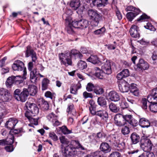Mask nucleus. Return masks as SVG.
<instances>
[{
  "instance_id": "nucleus-1",
  "label": "nucleus",
  "mask_w": 157,
  "mask_h": 157,
  "mask_svg": "<svg viewBox=\"0 0 157 157\" xmlns=\"http://www.w3.org/2000/svg\"><path fill=\"white\" fill-rule=\"evenodd\" d=\"M59 139L62 144L60 146V151L62 155L65 157H75L77 151L71 142L69 144V141L64 136H60Z\"/></svg>"
},
{
  "instance_id": "nucleus-2",
  "label": "nucleus",
  "mask_w": 157,
  "mask_h": 157,
  "mask_svg": "<svg viewBox=\"0 0 157 157\" xmlns=\"http://www.w3.org/2000/svg\"><path fill=\"white\" fill-rule=\"evenodd\" d=\"M78 52L76 49H73L70 52H67L65 53L59 54V56L61 64L66 67L71 65L72 64L71 55L76 56L78 53Z\"/></svg>"
},
{
  "instance_id": "nucleus-3",
  "label": "nucleus",
  "mask_w": 157,
  "mask_h": 157,
  "mask_svg": "<svg viewBox=\"0 0 157 157\" xmlns=\"http://www.w3.org/2000/svg\"><path fill=\"white\" fill-rule=\"evenodd\" d=\"M140 145L141 149L146 152H149L151 151L154 146L151 140L145 136L141 137Z\"/></svg>"
},
{
  "instance_id": "nucleus-4",
  "label": "nucleus",
  "mask_w": 157,
  "mask_h": 157,
  "mask_svg": "<svg viewBox=\"0 0 157 157\" xmlns=\"http://www.w3.org/2000/svg\"><path fill=\"white\" fill-rule=\"evenodd\" d=\"M28 93L26 88L23 89L22 91L20 89H17L13 92V97L17 100L24 102L27 99Z\"/></svg>"
},
{
  "instance_id": "nucleus-5",
  "label": "nucleus",
  "mask_w": 157,
  "mask_h": 157,
  "mask_svg": "<svg viewBox=\"0 0 157 157\" xmlns=\"http://www.w3.org/2000/svg\"><path fill=\"white\" fill-rule=\"evenodd\" d=\"M27 110L25 113V116H28V115L35 116L39 112V109L37 105L35 103L27 102L25 104Z\"/></svg>"
},
{
  "instance_id": "nucleus-6",
  "label": "nucleus",
  "mask_w": 157,
  "mask_h": 157,
  "mask_svg": "<svg viewBox=\"0 0 157 157\" xmlns=\"http://www.w3.org/2000/svg\"><path fill=\"white\" fill-rule=\"evenodd\" d=\"M33 64L32 62H29L28 64V69L30 71V78L31 82L33 83H35L36 82L38 75H40V77H43L44 76L40 74L37 71V69L33 67Z\"/></svg>"
},
{
  "instance_id": "nucleus-7",
  "label": "nucleus",
  "mask_w": 157,
  "mask_h": 157,
  "mask_svg": "<svg viewBox=\"0 0 157 157\" xmlns=\"http://www.w3.org/2000/svg\"><path fill=\"white\" fill-rule=\"evenodd\" d=\"M12 67L14 71H22L23 72V78L24 79H26V69L22 61L19 60L15 61L12 65Z\"/></svg>"
},
{
  "instance_id": "nucleus-8",
  "label": "nucleus",
  "mask_w": 157,
  "mask_h": 157,
  "mask_svg": "<svg viewBox=\"0 0 157 157\" xmlns=\"http://www.w3.org/2000/svg\"><path fill=\"white\" fill-rule=\"evenodd\" d=\"M88 14L90 18L95 22V25H97L101 18L98 12L96 10L90 9L88 10Z\"/></svg>"
},
{
  "instance_id": "nucleus-9",
  "label": "nucleus",
  "mask_w": 157,
  "mask_h": 157,
  "mask_svg": "<svg viewBox=\"0 0 157 157\" xmlns=\"http://www.w3.org/2000/svg\"><path fill=\"white\" fill-rule=\"evenodd\" d=\"M72 25L75 28L84 29L88 26L89 22L87 20L83 19L78 21L74 20L72 21Z\"/></svg>"
},
{
  "instance_id": "nucleus-10",
  "label": "nucleus",
  "mask_w": 157,
  "mask_h": 157,
  "mask_svg": "<svg viewBox=\"0 0 157 157\" xmlns=\"http://www.w3.org/2000/svg\"><path fill=\"white\" fill-rule=\"evenodd\" d=\"M11 96L8 90L3 88H0V100L4 102L10 100Z\"/></svg>"
},
{
  "instance_id": "nucleus-11",
  "label": "nucleus",
  "mask_w": 157,
  "mask_h": 157,
  "mask_svg": "<svg viewBox=\"0 0 157 157\" xmlns=\"http://www.w3.org/2000/svg\"><path fill=\"white\" fill-rule=\"evenodd\" d=\"M25 55L26 57H31L33 63L36 62V61L37 59L36 54L30 46L28 45L26 47Z\"/></svg>"
},
{
  "instance_id": "nucleus-12",
  "label": "nucleus",
  "mask_w": 157,
  "mask_h": 157,
  "mask_svg": "<svg viewBox=\"0 0 157 157\" xmlns=\"http://www.w3.org/2000/svg\"><path fill=\"white\" fill-rule=\"evenodd\" d=\"M125 115L123 116L122 114L118 113L114 117V123L117 126H122L124 125L126 123L125 120Z\"/></svg>"
},
{
  "instance_id": "nucleus-13",
  "label": "nucleus",
  "mask_w": 157,
  "mask_h": 157,
  "mask_svg": "<svg viewBox=\"0 0 157 157\" xmlns=\"http://www.w3.org/2000/svg\"><path fill=\"white\" fill-rule=\"evenodd\" d=\"M136 69L137 71H143L144 70H147L149 67V64L144 59H139V62L136 64Z\"/></svg>"
},
{
  "instance_id": "nucleus-14",
  "label": "nucleus",
  "mask_w": 157,
  "mask_h": 157,
  "mask_svg": "<svg viewBox=\"0 0 157 157\" xmlns=\"http://www.w3.org/2000/svg\"><path fill=\"white\" fill-rule=\"evenodd\" d=\"M67 14L66 13H64L62 17L63 19L65 18V20L68 22V26L67 28V32L70 34H73L74 33V30L73 29V27L72 25V21L69 22V20L70 19V17L69 16L67 17ZM74 28H75L74 27Z\"/></svg>"
},
{
  "instance_id": "nucleus-15",
  "label": "nucleus",
  "mask_w": 157,
  "mask_h": 157,
  "mask_svg": "<svg viewBox=\"0 0 157 157\" xmlns=\"http://www.w3.org/2000/svg\"><path fill=\"white\" fill-rule=\"evenodd\" d=\"M125 120L126 122L133 127L137 126L139 124L137 121L132 116L130 115H126Z\"/></svg>"
},
{
  "instance_id": "nucleus-16",
  "label": "nucleus",
  "mask_w": 157,
  "mask_h": 157,
  "mask_svg": "<svg viewBox=\"0 0 157 157\" xmlns=\"http://www.w3.org/2000/svg\"><path fill=\"white\" fill-rule=\"evenodd\" d=\"M18 120L14 118L9 119L5 124V126L8 129L11 130L13 129L14 126L18 123Z\"/></svg>"
},
{
  "instance_id": "nucleus-17",
  "label": "nucleus",
  "mask_w": 157,
  "mask_h": 157,
  "mask_svg": "<svg viewBox=\"0 0 157 157\" xmlns=\"http://www.w3.org/2000/svg\"><path fill=\"white\" fill-rule=\"evenodd\" d=\"M139 30L138 27L135 25H132L130 28L129 30L131 36L133 37H139L140 34L139 32Z\"/></svg>"
},
{
  "instance_id": "nucleus-18",
  "label": "nucleus",
  "mask_w": 157,
  "mask_h": 157,
  "mask_svg": "<svg viewBox=\"0 0 157 157\" xmlns=\"http://www.w3.org/2000/svg\"><path fill=\"white\" fill-rule=\"evenodd\" d=\"M87 60L94 64L100 66L101 64V63L99 58L96 55H92L87 59Z\"/></svg>"
},
{
  "instance_id": "nucleus-19",
  "label": "nucleus",
  "mask_w": 157,
  "mask_h": 157,
  "mask_svg": "<svg viewBox=\"0 0 157 157\" xmlns=\"http://www.w3.org/2000/svg\"><path fill=\"white\" fill-rule=\"evenodd\" d=\"M130 138L131 144H136L140 142L141 139L140 136L135 132H133L131 134Z\"/></svg>"
},
{
  "instance_id": "nucleus-20",
  "label": "nucleus",
  "mask_w": 157,
  "mask_h": 157,
  "mask_svg": "<svg viewBox=\"0 0 157 157\" xmlns=\"http://www.w3.org/2000/svg\"><path fill=\"white\" fill-rule=\"evenodd\" d=\"M129 75V72L128 69H124L117 75V78L118 80H121L128 76Z\"/></svg>"
},
{
  "instance_id": "nucleus-21",
  "label": "nucleus",
  "mask_w": 157,
  "mask_h": 157,
  "mask_svg": "<svg viewBox=\"0 0 157 157\" xmlns=\"http://www.w3.org/2000/svg\"><path fill=\"white\" fill-rule=\"evenodd\" d=\"M109 98L112 101H117L120 99V96L118 93L115 91H111L109 93Z\"/></svg>"
},
{
  "instance_id": "nucleus-22",
  "label": "nucleus",
  "mask_w": 157,
  "mask_h": 157,
  "mask_svg": "<svg viewBox=\"0 0 157 157\" xmlns=\"http://www.w3.org/2000/svg\"><path fill=\"white\" fill-rule=\"evenodd\" d=\"M109 141L110 143V145L113 147H116L118 143L119 142V140L116 138V136L115 135H110L109 137Z\"/></svg>"
},
{
  "instance_id": "nucleus-23",
  "label": "nucleus",
  "mask_w": 157,
  "mask_h": 157,
  "mask_svg": "<svg viewBox=\"0 0 157 157\" xmlns=\"http://www.w3.org/2000/svg\"><path fill=\"white\" fill-rule=\"evenodd\" d=\"M28 93V96L29 94L31 96H34L37 92V88L34 85H29L28 89H26Z\"/></svg>"
},
{
  "instance_id": "nucleus-24",
  "label": "nucleus",
  "mask_w": 157,
  "mask_h": 157,
  "mask_svg": "<svg viewBox=\"0 0 157 157\" xmlns=\"http://www.w3.org/2000/svg\"><path fill=\"white\" fill-rule=\"evenodd\" d=\"M139 124L143 128H148L150 125L149 121L147 119L144 118H142L140 119Z\"/></svg>"
},
{
  "instance_id": "nucleus-25",
  "label": "nucleus",
  "mask_w": 157,
  "mask_h": 157,
  "mask_svg": "<svg viewBox=\"0 0 157 157\" xmlns=\"http://www.w3.org/2000/svg\"><path fill=\"white\" fill-rule=\"evenodd\" d=\"M88 139L91 143L95 145L99 144L100 142L102 141L96 137V135L95 134L89 136Z\"/></svg>"
},
{
  "instance_id": "nucleus-26",
  "label": "nucleus",
  "mask_w": 157,
  "mask_h": 157,
  "mask_svg": "<svg viewBox=\"0 0 157 157\" xmlns=\"http://www.w3.org/2000/svg\"><path fill=\"white\" fill-rule=\"evenodd\" d=\"M89 104L90 105L89 107V110L91 114L94 115L96 114V106L94 101L91 99L89 101Z\"/></svg>"
},
{
  "instance_id": "nucleus-27",
  "label": "nucleus",
  "mask_w": 157,
  "mask_h": 157,
  "mask_svg": "<svg viewBox=\"0 0 157 157\" xmlns=\"http://www.w3.org/2000/svg\"><path fill=\"white\" fill-rule=\"evenodd\" d=\"M120 91L122 92H127L129 90V84L127 82L124 81V83L122 85L119 86Z\"/></svg>"
},
{
  "instance_id": "nucleus-28",
  "label": "nucleus",
  "mask_w": 157,
  "mask_h": 157,
  "mask_svg": "<svg viewBox=\"0 0 157 157\" xmlns=\"http://www.w3.org/2000/svg\"><path fill=\"white\" fill-rule=\"evenodd\" d=\"M95 70L96 71L95 75V76L100 79L105 78V77L106 75L103 74V72L98 67H95L94 68Z\"/></svg>"
},
{
  "instance_id": "nucleus-29",
  "label": "nucleus",
  "mask_w": 157,
  "mask_h": 157,
  "mask_svg": "<svg viewBox=\"0 0 157 157\" xmlns=\"http://www.w3.org/2000/svg\"><path fill=\"white\" fill-rule=\"evenodd\" d=\"M28 117H27V116H25V117L27 118L30 123V124H29V126L33 127V125H38V119L33 118L32 117L33 116L28 115Z\"/></svg>"
},
{
  "instance_id": "nucleus-30",
  "label": "nucleus",
  "mask_w": 157,
  "mask_h": 157,
  "mask_svg": "<svg viewBox=\"0 0 157 157\" xmlns=\"http://www.w3.org/2000/svg\"><path fill=\"white\" fill-rule=\"evenodd\" d=\"M79 0H72L70 4V6L74 10H77L80 6Z\"/></svg>"
},
{
  "instance_id": "nucleus-31",
  "label": "nucleus",
  "mask_w": 157,
  "mask_h": 157,
  "mask_svg": "<svg viewBox=\"0 0 157 157\" xmlns=\"http://www.w3.org/2000/svg\"><path fill=\"white\" fill-rule=\"evenodd\" d=\"M140 13L129 12L126 15L127 19L130 21H132L134 18L137 15Z\"/></svg>"
},
{
  "instance_id": "nucleus-32",
  "label": "nucleus",
  "mask_w": 157,
  "mask_h": 157,
  "mask_svg": "<svg viewBox=\"0 0 157 157\" xmlns=\"http://www.w3.org/2000/svg\"><path fill=\"white\" fill-rule=\"evenodd\" d=\"M107 0H92V2L94 6H96L97 7H100L104 6Z\"/></svg>"
},
{
  "instance_id": "nucleus-33",
  "label": "nucleus",
  "mask_w": 157,
  "mask_h": 157,
  "mask_svg": "<svg viewBox=\"0 0 157 157\" xmlns=\"http://www.w3.org/2000/svg\"><path fill=\"white\" fill-rule=\"evenodd\" d=\"M12 78L14 79V83L17 85L23 82V80L22 79V78L24 79L23 78V77L20 75H17L16 76L12 75Z\"/></svg>"
},
{
  "instance_id": "nucleus-34",
  "label": "nucleus",
  "mask_w": 157,
  "mask_h": 157,
  "mask_svg": "<svg viewBox=\"0 0 157 157\" xmlns=\"http://www.w3.org/2000/svg\"><path fill=\"white\" fill-rule=\"evenodd\" d=\"M101 111H98L97 112V115L101 117H102L103 119H105L106 121L107 120L108 118V113L107 110H103L101 113Z\"/></svg>"
},
{
  "instance_id": "nucleus-35",
  "label": "nucleus",
  "mask_w": 157,
  "mask_h": 157,
  "mask_svg": "<svg viewBox=\"0 0 157 157\" xmlns=\"http://www.w3.org/2000/svg\"><path fill=\"white\" fill-rule=\"evenodd\" d=\"M97 102L98 104L101 106H105V108L107 109V102L105 99L103 97H98V98Z\"/></svg>"
},
{
  "instance_id": "nucleus-36",
  "label": "nucleus",
  "mask_w": 157,
  "mask_h": 157,
  "mask_svg": "<svg viewBox=\"0 0 157 157\" xmlns=\"http://www.w3.org/2000/svg\"><path fill=\"white\" fill-rule=\"evenodd\" d=\"M94 90V92L97 95L101 94L104 91V90L102 87L97 85H95V88Z\"/></svg>"
},
{
  "instance_id": "nucleus-37",
  "label": "nucleus",
  "mask_w": 157,
  "mask_h": 157,
  "mask_svg": "<svg viewBox=\"0 0 157 157\" xmlns=\"http://www.w3.org/2000/svg\"><path fill=\"white\" fill-rule=\"evenodd\" d=\"M49 80L47 78H44L42 82V90H46L48 86Z\"/></svg>"
},
{
  "instance_id": "nucleus-38",
  "label": "nucleus",
  "mask_w": 157,
  "mask_h": 157,
  "mask_svg": "<svg viewBox=\"0 0 157 157\" xmlns=\"http://www.w3.org/2000/svg\"><path fill=\"white\" fill-rule=\"evenodd\" d=\"M71 144H74L75 143V150L76 148L80 149L82 150H85V148L82 146V145L80 143L79 141L78 140H73L71 142Z\"/></svg>"
},
{
  "instance_id": "nucleus-39",
  "label": "nucleus",
  "mask_w": 157,
  "mask_h": 157,
  "mask_svg": "<svg viewBox=\"0 0 157 157\" xmlns=\"http://www.w3.org/2000/svg\"><path fill=\"white\" fill-rule=\"evenodd\" d=\"M14 136L13 135H10L5 140L6 144L12 145L14 142Z\"/></svg>"
},
{
  "instance_id": "nucleus-40",
  "label": "nucleus",
  "mask_w": 157,
  "mask_h": 157,
  "mask_svg": "<svg viewBox=\"0 0 157 157\" xmlns=\"http://www.w3.org/2000/svg\"><path fill=\"white\" fill-rule=\"evenodd\" d=\"M101 150L105 153H107L108 151V144L106 143H102L100 146Z\"/></svg>"
},
{
  "instance_id": "nucleus-41",
  "label": "nucleus",
  "mask_w": 157,
  "mask_h": 157,
  "mask_svg": "<svg viewBox=\"0 0 157 157\" xmlns=\"http://www.w3.org/2000/svg\"><path fill=\"white\" fill-rule=\"evenodd\" d=\"M12 77V76H10L7 79L6 84L8 87L10 88L12 85L14 83V79Z\"/></svg>"
},
{
  "instance_id": "nucleus-42",
  "label": "nucleus",
  "mask_w": 157,
  "mask_h": 157,
  "mask_svg": "<svg viewBox=\"0 0 157 157\" xmlns=\"http://www.w3.org/2000/svg\"><path fill=\"white\" fill-rule=\"evenodd\" d=\"M147 100L149 103V104H150V103L151 104L153 103L157 104V101H156L155 97L153 96L151 94L148 96Z\"/></svg>"
},
{
  "instance_id": "nucleus-43",
  "label": "nucleus",
  "mask_w": 157,
  "mask_h": 157,
  "mask_svg": "<svg viewBox=\"0 0 157 157\" xmlns=\"http://www.w3.org/2000/svg\"><path fill=\"white\" fill-rule=\"evenodd\" d=\"M60 129L64 135L72 133V130H69L65 126H63L60 127Z\"/></svg>"
},
{
  "instance_id": "nucleus-44",
  "label": "nucleus",
  "mask_w": 157,
  "mask_h": 157,
  "mask_svg": "<svg viewBox=\"0 0 157 157\" xmlns=\"http://www.w3.org/2000/svg\"><path fill=\"white\" fill-rule=\"evenodd\" d=\"M78 66L79 69L83 70L87 67V64L85 62L80 60L78 63Z\"/></svg>"
},
{
  "instance_id": "nucleus-45",
  "label": "nucleus",
  "mask_w": 157,
  "mask_h": 157,
  "mask_svg": "<svg viewBox=\"0 0 157 157\" xmlns=\"http://www.w3.org/2000/svg\"><path fill=\"white\" fill-rule=\"evenodd\" d=\"M126 11L127 12L128 11H133L134 12L140 13V10L139 9H137L132 6H128L125 9Z\"/></svg>"
},
{
  "instance_id": "nucleus-46",
  "label": "nucleus",
  "mask_w": 157,
  "mask_h": 157,
  "mask_svg": "<svg viewBox=\"0 0 157 157\" xmlns=\"http://www.w3.org/2000/svg\"><path fill=\"white\" fill-rule=\"evenodd\" d=\"M48 120L52 122H54V120L58 118V116L53 113H51L49 114L47 117Z\"/></svg>"
},
{
  "instance_id": "nucleus-47",
  "label": "nucleus",
  "mask_w": 157,
  "mask_h": 157,
  "mask_svg": "<svg viewBox=\"0 0 157 157\" xmlns=\"http://www.w3.org/2000/svg\"><path fill=\"white\" fill-rule=\"evenodd\" d=\"M107 61L106 60V63L101 67V71L103 72V74L106 75H107L108 73V63H107Z\"/></svg>"
},
{
  "instance_id": "nucleus-48",
  "label": "nucleus",
  "mask_w": 157,
  "mask_h": 157,
  "mask_svg": "<svg viewBox=\"0 0 157 157\" xmlns=\"http://www.w3.org/2000/svg\"><path fill=\"white\" fill-rule=\"evenodd\" d=\"M41 106L44 110H47L49 109V105L47 101L44 100H42Z\"/></svg>"
},
{
  "instance_id": "nucleus-49",
  "label": "nucleus",
  "mask_w": 157,
  "mask_h": 157,
  "mask_svg": "<svg viewBox=\"0 0 157 157\" xmlns=\"http://www.w3.org/2000/svg\"><path fill=\"white\" fill-rule=\"evenodd\" d=\"M150 18V17L148 16L146 14L143 13L137 19V21L138 22H142L144 20L149 19Z\"/></svg>"
},
{
  "instance_id": "nucleus-50",
  "label": "nucleus",
  "mask_w": 157,
  "mask_h": 157,
  "mask_svg": "<svg viewBox=\"0 0 157 157\" xmlns=\"http://www.w3.org/2000/svg\"><path fill=\"white\" fill-rule=\"evenodd\" d=\"M149 108L151 112H157V104L153 103L149 104Z\"/></svg>"
},
{
  "instance_id": "nucleus-51",
  "label": "nucleus",
  "mask_w": 157,
  "mask_h": 157,
  "mask_svg": "<svg viewBox=\"0 0 157 157\" xmlns=\"http://www.w3.org/2000/svg\"><path fill=\"white\" fill-rule=\"evenodd\" d=\"M49 136L50 138L55 141H57L58 140V136L53 132H51L49 133Z\"/></svg>"
},
{
  "instance_id": "nucleus-52",
  "label": "nucleus",
  "mask_w": 157,
  "mask_h": 157,
  "mask_svg": "<svg viewBox=\"0 0 157 157\" xmlns=\"http://www.w3.org/2000/svg\"><path fill=\"white\" fill-rule=\"evenodd\" d=\"M121 132L123 135H125L128 134L130 133V130L128 127L124 126L122 128Z\"/></svg>"
},
{
  "instance_id": "nucleus-53",
  "label": "nucleus",
  "mask_w": 157,
  "mask_h": 157,
  "mask_svg": "<svg viewBox=\"0 0 157 157\" xmlns=\"http://www.w3.org/2000/svg\"><path fill=\"white\" fill-rule=\"evenodd\" d=\"M109 108L111 111L114 113L117 112L118 110L116 105L113 103H111L109 104Z\"/></svg>"
},
{
  "instance_id": "nucleus-54",
  "label": "nucleus",
  "mask_w": 157,
  "mask_h": 157,
  "mask_svg": "<svg viewBox=\"0 0 157 157\" xmlns=\"http://www.w3.org/2000/svg\"><path fill=\"white\" fill-rule=\"evenodd\" d=\"M125 143L124 142H122L121 143H118L116 147H117L118 148L117 150L119 151H121L125 148Z\"/></svg>"
},
{
  "instance_id": "nucleus-55",
  "label": "nucleus",
  "mask_w": 157,
  "mask_h": 157,
  "mask_svg": "<svg viewBox=\"0 0 157 157\" xmlns=\"http://www.w3.org/2000/svg\"><path fill=\"white\" fill-rule=\"evenodd\" d=\"M95 88V86L91 83H88L86 86V89L89 92H91L93 91V89Z\"/></svg>"
},
{
  "instance_id": "nucleus-56",
  "label": "nucleus",
  "mask_w": 157,
  "mask_h": 157,
  "mask_svg": "<svg viewBox=\"0 0 157 157\" xmlns=\"http://www.w3.org/2000/svg\"><path fill=\"white\" fill-rule=\"evenodd\" d=\"M109 75L112 73V71L114 70L115 67V64L113 62L109 61Z\"/></svg>"
},
{
  "instance_id": "nucleus-57",
  "label": "nucleus",
  "mask_w": 157,
  "mask_h": 157,
  "mask_svg": "<svg viewBox=\"0 0 157 157\" xmlns=\"http://www.w3.org/2000/svg\"><path fill=\"white\" fill-rule=\"evenodd\" d=\"M147 99L145 98H143L142 99V108L144 110L147 108Z\"/></svg>"
},
{
  "instance_id": "nucleus-58",
  "label": "nucleus",
  "mask_w": 157,
  "mask_h": 157,
  "mask_svg": "<svg viewBox=\"0 0 157 157\" xmlns=\"http://www.w3.org/2000/svg\"><path fill=\"white\" fill-rule=\"evenodd\" d=\"M74 105H68L67 109V112L68 113H71L72 112H73L74 113V114H76V112L75 109H73Z\"/></svg>"
},
{
  "instance_id": "nucleus-59",
  "label": "nucleus",
  "mask_w": 157,
  "mask_h": 157,
  "mask_svg": "<svg viewBox=\"0 0 157 157\" xmlns=\"http://www.w3.org/2000/svg\"><path fill=\"white\" fill-rule=\"evenodd\" d=\"M105 31V28L104 27H103L100 29L94 31V33L95 35H99L103 33Z\"/></svg>"
},
{
  "instance_id": "nucleus-60",
  "label": "nucleus",
  "mask_w": 157,
  "mask_h": 157,
  "mask_svg": "<svg viewBox=\"0 0 157 157\" xmlns=\"http://www.w3.org/2000/svg\"><path fill=\"white\" fill-rule=\"evenodd\" d=\"M5 110L2 103L0 102V116H3L5 113Z\"/></svg>"
},
{
  "instance_id": "nucleus-61",
  "label": "nucleus",
  "mask_w": 157,
  "mask_h": 157,
  "mask_svg": "<svg viewBox=\"0 0 157 157\" xmlns=\"http://www.w3.org/2000/svg\"><path fill=\"white\" fill-rule=\"evenodd\" d=\"M144 27L147 29L150 30L151 31H154L155 29L154 26L151 23L148 22L147 24L146 25L144 26Z\"/></svg>"
},
{
  "instance_id": "nucleus-62",
  "label": "nucleus",
  "mask_w": 157,
  "mask_h": 157,
  "mask_svg": "<svg viewBox=\"0 0 157 157\" xmlns=\"http://www.w3.org/2000/svg\"><path fill=\"white\" fill-rule=\"evenodd\" d=\"M83 95L85 98H92L93 97V95L91 93H88L86 91L83 93Z\"/></svg>"
},
{
  "instance_id": "nucleus-63",
  "label": "nucleus",
  "mask_w": 157,
  "mask_h": 157,
  "mask_svg": "<svg viewBox=\"0 0 157 157\" xmlns=\"http://www.w3.org/2000/svg\"><path fill=\"white\" fill-rule=\"evenodd\" d=\"M94 155L96 157H105L103 154L102 152L100 151H98L95 152Z\"/></svg>"
},
{
  "instance_id": "nucleus-64",
  "label": "nucleus",
  "mask_w": 157,
  "mask_h": 157,
  "mask_svg": "<svg viewBox=\"0 0 157 157\" xmlns=\"http://www.w3.org/2000/svg\"><path fill=\"white\" fill-rule=\"evenodd\" d=\"M109 157H121V156L120 153L115 151L113 152L110 155Z\"/></svg>"
}]
</instances>
